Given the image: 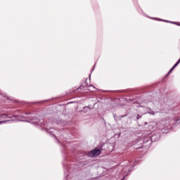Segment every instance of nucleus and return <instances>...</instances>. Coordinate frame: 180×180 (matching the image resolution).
<instances>
[{"instance_id":"obj_7","label":"nucleus","mask_w":180,"mask_h":180,"mask_svg":"<svg viewBox=\"0 0 180 180\" xmlns=\"http://www.w3.org/2000/svg\"><path fill=\"white\" fill-rule=\"evenodd\" d=\"M175 25H177L178 26H180L179 23H175Z\"/></svg>"},{"instance_id":"obj_3","label":"nucleus","mask_w":180,"mask_h":180,"mask_svg":"<svg viewBox=\"0 0 180 180\" xmlns=\"http://www.w3.org/2000/svg\"><path fill=\"white\" fill-rule=\"evenodd\" d=\"M148 113H149L150 115H155L154 112H153V111H151V112L148 111Z\"/></svg>"},{"instance_id":"obj_5","label":"nucleus","mask_w":180,"mask_h":180,"mask_svg":"<svg viewBox=\"0 0 180 180\" xmlns=\"http://www.w3.org/2000/svg\"><path fill=\"white\" fill-rule=\"evenodd\" d=\"M5 122H6V121H0V124Z\"/></svg>"},{"instance_id":"obj_6","label":"nucleus","mask_w":180,"mask_h":180,"mask_svg":"<svg viewBox=\"0 0 180 180\" xmlns=\"http://www.w3.org/2000/svg\"><path fill=\"white\" fill-rule=\"evenodd\" d=\"M140 117H141L140 115L137 116V119H140Z\"/></svg>"},{"instance_id":"obj_2","label":"nucleus","mask_w":180,"mask_h":180,"mask_svg":"<svg viewBox=\"0 0 180 180\" xmlns=\"http://www.w3.org/2000/svg\"><path fill=\"white\" fill-rule=\"evenodd\" d=\"M175 68H174V66L172 68V69L169 70V74H171V72L172 71H174V69Z\"/></svg>"},{"instance_id":"obj_8","label":"nucleus","mask_w":180,"mask_h":180,"mask_svg":"<svg viewBox=\"0 0 180 180\" xmlns=\"http://www.w3.org/2000/svg\"><path fill=\"white\" fill-rule=\"evenodd\" d=\"M164 22H169V21H167V20H163Z\"/></svg>"},{"instance_id":"obj_10","label":"nucleus","mask_w":180,"mask_h":180,"mask_svg":"<svg viewBox=\"0 0 180 180\" xmlns=\"http://www.w3.org/2000/svg\"><path fill=\"white\" fill-rule=\"evenodd\" d=\"M159 20H161V19H159Z\"/></svg>"},{"instance_id":"obj_9","label":"nucleus","mask_w":180,"mask_h":180,"mask_svg":"<svg viewBox=\"0 0 180 180\" xmlns=\"http://www.w3.org/2000/svg\"><path fill=\"white\" fill-rule=\"evenodd\" d=\"M169 23H175V22H169Z\"/></svg>"},{"instance_id":"obj_4","label":"nucleus","mask_w":180,"mask_h":180,"mask_svg":"<svg viewBox=\"0 0 180 180\" xmlns=\"http://www.w3.org/2000/svg\"><path fill=\"white\" fill-rule=\"evenodd\" d=\"M32 123L33 124H37V121H32Z\"/></svg>"},{"instance_id":"obj_1","label":"nucleus","mask_w":180,"mask_h":180,"mask_svg":"<svg viewBox=\"0 0 180 180\" xmlns=\"http://www.w3.org/2000/svg\"><path fill=\"white\" fill-rule=\"evenodd\" d=\"M101 154V150L99 149H94L89 153V157H98Z\"/></svg>"}]
</instances>
